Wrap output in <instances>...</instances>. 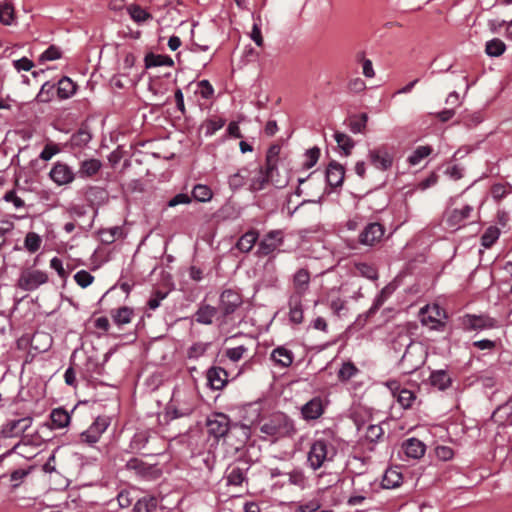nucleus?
<instances>
[{
	"label": "nucleus",
	"mask_w": 512,
	"mask_h": 512,
	"mask_svg": "<svg viewBox=\"0 0 512 512\" xmlns=\"http://www.w3.org/2000/svg\"><path fill=\"white\" fill-rule=\"evenodd\" d=\"M260 431L275 438L293 437L297 433L294 421L282 412H276L264 419Z\"/></svg>",
	"instance_id": "1"
},
{
	"label": "nucleus",
	"mask_w": 512,
	"mask_h": 512,
	"mask_svg": "<svg viewBox=\"0 0 512 512\" xmlns=\"http://www.w3.org/2000/svg\"><path fill=\"white\" fill-rule=\"evenodd\" d=\"M336 450L333 444L325 439L315 440L307 453L308 466L316 471L322 467H325L326 463L332 462Z\"/></svg>",
	"instance_id": "2"
},
{
	"label": "nucleus",
	"mask_w": 512,
	"mask_h": 512,
	"mask_svg": "<svg viewBox=\"0 0 512 512\" xmlns=\"http://www.w3.org/2000/svg\"><path fill=\"white\" fill-rule=\"evenodd\" d=\"M404 338L409 340V343L398 365L403 373L411 374L424 364L425 352L420 344L413 343L406 335Z\"/></svg>",
	"instance_id": "3"
},
{
	"label": "nucleus",
	"mask_w": 512,
	"mask_h": 512,
	"mask_svg": "<svg viewBox=\"0 0 512 512\" xmlns=\"http://www.w3.org/2000/svg\"><path fill=\"white\" fill-rule=\"evenodd\" d=\"M47 281L48 275L46 272L29 268L22 271L18 280V286L22 290L33 291Z\"/></svg>",
	"instance_id": "4"
},
{
	"label": "nucleus",
	"mask_w": 512,
	"mask_h": 512,
	"mask_svg": "<svg viewBox=\"0 0 512 512\" xmlns=\"http://www.w3.org/2000/svg\"><path fill=\"white\" fill-rule=\"evenodd\" d=\"M206 427L209 435L216 439L226 438L231 428L230 419L223 413H214L207 418Z\"/></svg>",
	"instance_id": "5"
},
{
	"label": "nucleus",
	"mask_w": 512,
	"mask_h": 512,
	"mask_svg": "<svg viewBox=\"0 0 512 512\" xmlns=\"http://www.w3.org/2000/svg\"><path fill=\"white\" fill-rule=\"evenodd\" d=\"M109 423L110 422L107 417H97L92 425L86 431L80 434V441L90 445L98 442L100 436L108 428Z\"/></svg>",
	"instance_id": "6"
},
{
	"label": "nucleus",
	"mask_w": 512,
	"mask_h": 512,
	"mask_svg": "<svg viewBox=\"0 0 512 512\" xmlns=\"http://www.w3.org/2000/svg\"><path fill=\"white\" fill-rule=\"evenodd\" d=\"M369 161L378 170L386 171L393 165L394 156L386 146L369 151Z\"/></svg>",
	"instance_id": "7"
},
{
	"label": "nucleus",
	"mask_w": 512,
	"mask_h": 512,
	"mask_svg": "<svg viewBox=\"0 0 512 512\" xmlns=\"http://www.w3.org/2000/svg\"><path fill=\"white\" fill-rule=\"evenodd\" d=\"M31 424V417L8 420L1 429V436L3 438L18 437L25 433L30 428Z\"/></svg>",
	"instance_id": "8"
},
{
	"label": "nucleus",
	"mask_w": 512,
	"mask_h": 512,
	"mask_svg": "<svg viewBox=\"0 0 512 512\" xmlns=\"http://www.w3.org/2000/svg\"><path fill=\"white\" fill-rule=\"evenodd\" d=\"M385 228L378 222L369 223L359 234V243L365 246H374L381 241Z\"/></svg>",
	"instance_id": "9"
},
{
	"label": "nucleus",
	"mask_w": 512,
	"mask_h": 512,
	"mask_svg": "<svg viewBox=\"0 0 512 512\" xmlns=\"http://www.w3.org/2000/svg\"><path fill=\"white\" fill-rule=\"evenodd\" d=\"M249 438L250 428L247 425L232 424L227 434L226 441L238 451L247 443Z\"/></svg>",
	"instance_id": "10"
},
{
	"label": "nucleus",
	"mask_w": 512,
	"mask_h": 512,
	"mask_svg": "<svg viewBox=\"0 0 512 512\" xmlns=\"http://www.w3.org/2000/svg\"><path fill=\"white\" fill-rule=\"evenodd\" d=\"M283 243V233L280 230L271 231L260 241L257 249L258 256H267Z\"/></svg>",
	"instance_id": "11"
},
{
	"label": "nucleus",
	"mask_w": 512,
	"mask_h": 512,
	"mask_svg": "<svg viewBox=\"0 0 512 512\" xmlns=\"http://www.w3.org/2000/svg\"><path fill=\"white\" fill-rule=\"evenodd\" d=\"M311 274L308 269H298L292 278V293L290 296L303 298L310 286Z\"/></svg>",
	"instance_id": "12"
},
{
	"label": "nucleus",
	"mask_w": 512,
	"mask_h": 512,
	"mask_svg": "<svg viewBox=\"0 0 512 512\" xmlns=\"http://www.w3.org/2000/svg\"><path fill=\"white\" fill-rule=\"evenodd\" d=\"M242 304L241 295L231 289L224 290L220 296L219 309L223 316H229Z\"/></svg>",
	"instance_id": "13"
},
{
	"label": "nucleus",
	"mask_w": 512,
	"mask_h": 512,
	"mask_svg": "<svg viewBox=\"0 0 512 512\" xmlns=\"http://www.w3.org/2000/svg\"><path fill=\"white\" fill-rule=\"evenodd\" d=\"M51 179L58 185H65L74 180V173L64 163L57 162L50 171Z\"/></svg>",
	"instance_id": "14"
},
{
	"label": "nucleus",
	"mask_w": 512,
	"mask_h": 512,
	"mask_svg": "<svg viewBox=\"0 0 512 512\" xmlns=\"http://www.w3.org/2000/svg\"><path fill=\"white\" fill-rule=\"evenodd\" d=\"M345 170L344 167L336 161L330 162L326 169V181L329 186L336 188L343 184Z\"/></svg>",
	"instance_id": "15"
},
{
	"label": "nucleus",
	"mask_w": 512,
	"mask_h": 512,
	"mask_svg": "<svg viewBox=\"0 0 512 512\" xmlns=\"http://www.w3.org/2000/svg\"><path fill=\"white\" fill-rule=\"evenodd\" d=\"M323 413L324 406L320 397H314L301 408V414L305 420L318 419Z\"/></svg>",
	"instance_id": "16"
},
{
	"label": "nucleus",
	"mask_w": 512,
	"mask_h": 512,
	"mask_svg": "<svg viewBox=\"0 0 512 512\" xmlns=\"http://www.w3.org/2000/svg\"><path fill=\"white\" fill-rule=\"evenodd\" d=\"M70 415L63 408L53 409L50 414V423H45L42 425V429H53V428H64L68 426L70 423Z\"/></svg>",
	"instance_id": "17"
},
{
	"label": "nucleus",
	"mask_w": 512,
	"mask_h": 512,
	"mask_svg": "<svg viewBox=\"0 0 512 512\" xmlns=\"http://www.w3.org/2000/svg\"><path fill=\"white\" fill-rule=\"evenodd\" d=\"M207 380L212 389L220 390L228 382V373L221 367H211L207 371Z\"/></svg>",
	"instance_id": "18"
},
{
	"label": "nucleus",
	"mask_w": 512,
	"mask_h": 512,
	"mask_svg": "<svg viewBox=\"0 0 512 512\" xmlns=\"http://www.w3.org/2000/svg\"><path fill=\"white\" fill-rule=\"evenodd\" d=\"M462 323L467 330H481L494 326L493 319L487 316L466 315L463 317Z\"/></svg>",
	"instance_id": "19"
},
{
	"label": "nucleus",
	"mask_w": 512,
	"mask_h": 512,
	"mask_svg": "<svg viewBox=\"0 0 512 512\" xmlns=\"http://www.w3.org/2000/svg\"><path fill=\"white\" fill-rule=\"evenodd\" d=\"M270 359L275 365L287 368L293 363L294 355L291 350L284 346H279L271 352Z\"/></svg>",
	"instance_id": "20"
},
{
	"label": "nucleus",
	"mask_w": 512,
	"mask_h": 512,
	"mask_svg": "<svg viewBox=\"0 0 512 512\" xmlns=\"http://www.w3.org/2000/svg\"><path fill=\"white\" fill-rule=\"evenodd\" d=\"M272 173L273 171H268L267 167H259L255 176L251 178L250 190L255 192L264 189L272 178Z\"/></svg>",
	"instance_id": "21"
},
{
	"label": "nucleus",
	"mask_w": 512,
	"mask_h": 512,
	"mask_svg": "<svg viewBox=\"0 0 512 512\" xmlns=\"http://www.w3.org/2000/svg\"><path fill=\"white\" fill-rule=\"evenodd\" d=\"M43 441L44 438L40 435V431H36L33 435L23 433L21 440L13 446L12 451L19 455H24V447L28 445L40 446Z\"/></svg>",
	"instance_id": "22"
},
{
	"label": "nucleus",
	"mask_w": 512,
	"mask_h": 512,
	"mask_svg": "<svg viewBox=\"0 0 512 512\" xmlns=\"http://www.w3.org/2000/svg\"><path fill=\"white\" fill-rule=\"evenodd\" d=\"M473 211V207L466 205L461 209H454L447 217V224L450 227L460 226L466 219H468Z\"/></svg>",
	"instance_id": "23"
},
{
	"label": "nucleus",
	"mask_w": 512,
	"mask_h": 512,
	"mask_svg": "<svg viewBox=\"0 0 512 512\" xmlns=\"http://www.w3.org/2000/svg\"><path fill=\"white\" fill-rule=\"evenodd\" d=\"M243 465V467L234 465L227 468L226 479L229 485L238 486L243 483V481L246 478L247 471L246 463H244Z\"/></svg>",
	"instance_id": "24"
},
{
	"label": "nucleus",
	"mask_w": 512,
	"mask_h": 512,
	"mask_svg": "<svg viewBox=\"0 0 512 512\" xmlns=\"http://www.w3.org/2000/svg\"><path fill=\"white\" fill-rule=\"evenodd\" d=\"M405 454L414 459L422 457L425 453L426 447L423 442L416 438H410L403 444Z\"/></svg>",
	"instance_id": "25"
},
{
	"label": "nucleus",
	"mask_w": 512,
	"mask_h": 512,
	"mask_svg": "<svg viewBox=\"0 0 512 512\" xmlns=\"http://www.w3.org/2000/svg\"><path fill=\"white\" fill-rule=\"evenodd\" d=\"M303 298H298L296 296H290L288 301L289 306V317L291 322L295 324H300L303 321V306H302Z\"/></svg>",
	"instance_id": "26"
},
{
	"label": "nucleus",
	"mask_w": 512,
	"mask_h": 512,
	"mask_svg": "<svg viewBox=\"0 0 512 512\" xmlns=\"http://www.w3.org/2000/svg\"><path fill=\"white\" fill-rule=\"evenodd\" d=\"M258 240V232L250 230L243 234L237 241L236 247L243 253H248L252 250Z\"/></svg>",
	"instance_id": "27"
},
{
	"label": "nucleus",
	"mask_w": 512,
	"mask_h": 512,
	"mask_svg": "<svg viewBox=\"0 0 512 512\" xmlns=\"http://www.w3.org/2000/svg\"><path fill=\"white\" fill-rule=\"evenodd\" d=\"M217 309L210 305H202L196 311L195 321L200 324L209 325L213 322V318L217 315Z\"/></svg>",
	"instance_id": "28"
},
{
	"label": "nucleus",
	"mask_w": 512,
	"mask_h": 512,
	"mask_svg": "<svg viewBox=\"0 0 512 512\" xmlns=\"http://www.w3.org/2000/svg\"><path fill=\"white\" fill-rule=\"evenodd\" d=\"M368 122V114L360 113L349 117L348 127L354 134L365 133L366 125Z\"/></svg>",
	"instance_id": "29"
},
{
	"label": "nucleus",
	"mask_w": 512,
	"mask_h": 512,
	"mask_svg": "<svg viewBox=\"0 0 512 512\" xmlns=\"http://www.w3.org/2000/svg\"><path fill=\"white\" fill-rule=\"evenodd\" d=\"M174 62L170 56L167 55H159L154 53H148L145 56V66L146 68L158 67V66H173Z\"/></svg>",
	"instance_id": "30"
},
{
	"label": "nucleus",
	"mask_w": 512,
	"mask_h": 512,
	"mask_svg": "<svg viewBox=\"0 0 512 512\" xmlns=\"http://www.w3.org/2000/svg\"><path fill=\"white\" fill-rule=\"evenodd\" d=\"M133 315V309L126 306L111 311L113 321L119 326L130 323Z\"/></svg>",
	"instance_id": "31"
},
{
	"label": "nucleus",
	"mask_w": 512,
	"mask_h": 512,
	"mask_svg": "<svg viewBox=\"0 0 512 512\" xmlns=\"http://www.w3.org/2000/svg\"><path fill=\"white\" fill-rule=\"evenodd\" d=\"M431 385L440 390H445L451 385V378L444 370H438L431 373Z\"/></svg>",
	"instance_id": "32"
},
{
	"label": "nucleus",
	"mask_w": 512,
	"mask_h": 512,
	"mask_svg": "<svg viewBox=\"0 0 512 512\" xmlns=\"http://www.w3.org/2000/svg\"><path fill=\"white\" fill-rule=\"evenodd\" d=\"M102 164L98 159H89L81 163L79 174L81 177H92L101 169Z\"/></svg>",
	"instance_id": "33"
},
{
	"label": "nucleus",
	"mask_w": 512,
	"mask_h": 512,
	"mask_svg": "<svg viewBox=\"0 0 512 512\" xmlns=\"http://www.w3.org/2000/svg\"><path fill=\"white\" fill-rule=\"evenodd\" d=\"M403 477L400 472H398L396 469H388L386 470L383 480H382V486L386 489L396 488L400 486L402 483Z\"/></svg>",
	"instance_id": "34"
},
{
	"label": "nucleus",
	"mask_w": 512,
	"mask_h": 512,
	"mask_svg": "<svg viewBox=\"0 0 512 512\" xmlns=\"http://www.w3.org/2000/svg\"><path fill=\"white\" fill-rule=\"evenodd\" d=\"M75 91H76V85L70 78L63 77L62 79L59 80L58 87H57V94H58L59 98L67 99L70 96H72L75 93Z\"/></svg>",
	"instance_id": "35"
},
{
	"label": "nucleus",
	"mask_w": 512,
	"mask_h": 512,
	"mask_svg": "<svg viewBox=\"0 0 512 512\" xmlns=\"http://www.w3.org/2000/svg\"><path fill=\"white\" fill-rule=\"evenodd\" d=\"M92 136L88 127H81L77 132H75L70 139V143L73 147L81 148L89 143Z\"/></svg>",
	"instance_id": "36"
},
{
	"label": "nucleus",
	"mask_w": 512,
	"mask_h": 512,
	"mask_svg": "<svg viewBox=\"0 0 512 512\" xmlns=\"http://www.w3.org/2000/svg\"><path fill=\"white\" fill-rule=\"evenodd\" d=\"M226 121L223 118H211L203 122L200 127L201 131H204L205 136H212L218 130L223 128Z\"/></svg>",
	"instance_id": "37"
},
{
	"label": "nucleus",
	"mask_w": 512,
	"mask_h": 512,
	"mask_svg": "<svg viewBox=\"0 0 512 512\" xmlns=\"http://www.w3.org/2000/svg\"><path fill=\"white\" fill-rule=\"evenodd\" d=\"M506 50L505 43L499 39L494 38L486 43L485 52L492 57L501 56Z\"/></svg>",
	"instance_id": "38"
},
{
	"label": "nucleus",
	"mask_w": 512,
	"mask_h": 512,
	"mask_svg": "<svg viewBox=\"0 0 512 512\" xmlns=\"http://www.w3.org/2000/svg\"><path fill=\"white\" fill-rule=\"evenodd\" d=\"M421 313L423 315L422 321L423 323L427 324L428 322H431L433 324L440 323V317L442 315V311L437 305H433L432 307L427 306L425 309L421 310Z\"/></svg>",
	"instance_id": "39"
},
{
	"label": "nucleus",
	"mask_w": 512,
	"mask_h": 512,
	"mask_svg": "<svg viewBox=\"0 0 512 512\" xmlns=\"http://www.w3.org/2000/svg\"><path fill=\"white\" fill-rule=\"evenodd\" d=\"M250 174L251 173L247 168H242L238 170L235 174L229 177L230 188L238 189L244 186Z\"/></svg>",
	"instance_id": "40"
},
{
	"label": "nucleus",
	"mask_w": 512,
	"mask_h": 512,
	"mask_svg": "<svg viewBox=\"0 0 512 512\" xmlns=\"http://www.w3.org/2000/svg\"><path fill=\"white\" fill-rule=\"evenodd\" d=\"M281 151V147L278 144H273L269 147L266 154V164L268 171H274L277 168V162L279 158V154Z\"/></svg>",
	"instance_id": "41"
},
{
	"label": "nucleus",
	"mask_w": 512,
	"mask_h": 512,
	"mask_svg": "<svg viewBox=\"0 0 512 512\" xmlns=\"http://www.w3.org/2000/svg\"><path fill=\"white\" fill-rule=\"evenodd\" d=\"M500 230L495 226H490L481 236V245L485 248H491L493 244L498 240Z\"/></svg>",
	"instance_id": "42"
},
{
	"label": "nucleus",
	"mask_w": 512,
	"mask_h": 512,
	"mask_svg": "<svg viewBox=\"0 0 512 512\" xmlns=\"http://www.w3.org/2000/svg\"><path fill=\"white\" fill-rule=\"evenodd\" d=\"M355 273L369 280H376L378 278L377 269L367 263H356Z\"/></svg>",
	"instance_id": "43"
},
{
	"label": "nucleus",
	"mask_w": 512,
	"mask_h": 512,
	"mask_svg": "<svg viewBox=\"0 0 512 512\" xmlns=\"http://www.w3.org/2000/svg\"><path fill=\"white\" fill-rule=\"evenodd\" d=\"M334 138L338 144V146L343 150L344 154L347 156L350 154L352 148L354 147L353 139L345 133L336 132Z\"/></svg>",
	"instance_id": "44"
},
{
	"label": "nucleus",
	"mask_w": 512,
	"mask_h": 512,
	"mask_svg": "<svg viewBox=\"0 0 512 512\" xmlns=\"http://www.w3.org/2000/svg\"><path fill=\"white\" fill-rule=\"evenodd\" d=\"M432 152L430 146H418L414 152L409 156L408 162L411 165L419 164L424 158L428 157Z\"/></svg>",
	"instance_id": "45"
},
{
	"label": "nucleus",
	"mask_w": 512,
	"mask_h": 512,
	"mask_svg": "<svg viewBox=\"0 0 512 512\" xmlns=\"http://www.w3.org/2000/svg\"><path fill=\"white\" fill-rule=\"evenodd\" d=\"M41 243V237L35 232L27 233L24 240V246L30 253L37 252L41 247Z\"/></svg>",
	"instance_id": "46"
},
{
	"label": "nucleus",
	"mask_w": 512,
	"mask_h": 512,
	"mask_svg": "<svg viewBox=\"0 0 512 512\" xmlns=\"http://www.w3.org/2000/svg\"><path fill=\"white\" fill-rule=\"evenodd\" d=\"M192 197L200 202H207L212 198L211 189L202 184H197L192 190Z\"/></svg>",
	"instance_id": "47"
},
{
	"label": "nucleus",
	"mask_w": 512,
	"mask_h": 512,
	"mask_svg": "<svg viewBox=\"0 0 512 512\" xmlns=\"http://www.w3.org/2000/svg\"><path fill=\"white\" fill-rule=\"evenodd\" d=\"M194 410L192 405H185L183 407L174 406L173 403L168 407L167 414L171 416L172 419L189 416Z\"/></svg>",
	"instance_id": "48"
},
{
	"label": "nucleus",
	"mask_w": 512,
	"mask_h": 512,
	"mask_svg": "<svg viewBox=\"0 0 512 512\" xmlns=\"http://www.w3.org/2000/svg\"><path fill=\"white\" fill-rule=\"evenodd\" d=\"M128 12L131 18L137 23L145 22L146 20L151 18V15L148 12H146L143 8L135 4L130 5L128 7Z\"/></svg>",
	"instance_id": "49"
},
{
	"label": "nucleus",
	"mask_w": 512,
	"mask_h": 512,
	"mask_svg": "<svg viewBox=\"0 0 512 512\" xmlns=\"http://www.w3.org/2000/svg\"><path fill=\"white\" fill-rule=\"evenodd\" d=\"M14 19V8L10 3L0 4V22L10 25Z\"/></svg>",
	"instance_id": "50"
},
{
	"label": "nucleus",
	"mask_w": 512,
	"mask_h": 512,
	"mask_svg": "<svg viewBox=\"0 0 512 512\" xmlns=\"http://www.w3.org/2000/svg\"><path fill=\"white\" fill-rule=\"evenodd\" d=\"M157 502L155 498H142L134 505L135 512H152L156 508Z\"/></svg>",
	"instance_id": "51"
},
{
	"label": "nucleus",
	"mask_w": 512,
	"mask_h": 512,
	"mask_svg": "<svg viewBox=\"0 0 512 512\" xmlns=\"http://www.w3.org/2000/svg\"><path fill=\"white\" fill-rule=\"evenodd\" d=\"M415 400V395L412 391L408 389H401L397 395L398 403L405 409L410 408L412 406L413 401Z\"/></svg>",
	"instance_id": "52"
},
{
	"label": "nucleus",
	"mask_w": 512,
	"mask_h": 512,
	"mask_svg": "<svg viewBox=\"0 0 512 512\" xmlns=\"http://www.w3.org/2000/svg\"><path fill=\"white\" fill-rule=\"evenodd\" d=\"M357 372H358V369L353 363L346 362L340 368V370L338 372V378L341 381H347V380L351 379Z\"/></svg>",
	"instance_id": "53"
},
{
	"label": "nucleus",
	"mask_w": 512,
	"mask_h": 512,
	"mask_svg": "<svg viewBox=\"0 0 512 512\" xmlns=\"http://www.w3.org/2000/svg\"><path fill=\"white\" fill-rule=\"evenodd\" d=\"M75 282L82 288L88 287L94 281V277L86 270H80L74 275Z\"/></svg>",
	"instance_id": "54"
},
{
	"label": "nucleus",
	"mask_w": 512,
	"mask_h": 512,
	"mask_svg": "<svg viewBox=\"0 0 512 512\" xmlns=\"http://www.w3.org/2000/svg\"><path fill=\"white\" fill-rule=\"evenodd\" d=\"M61 57V51L54 45L48 47L40 56V62L53 61Z\"/></svg>",
	"instance_id": "55"
},
{
	"label": "nucleus",
	"mask_w": 512,
	"mask_h": 512,
	"mask_svg": "<svg viewBox=\"0 0 512 512\" xmlns=\"http://www.w3.org/2000/svg\"><path fill=\"white\" fill-rule=\"evenodd\" d=\"M305 156H306V161L304 163V167L309 169L317 163V161L320 157V149L318 147H313L306 152Z\"/></svg>",
	"instance_id": "56"
},
{
	"label": "nucleus",
	"mask_w": 512,
	"mask_h": 512,
	"mask_svg": "<svg viewBox=\"0 0 512 512\" xmlns=\"http://www.w3.org/2000/svg\"><path fill=\"white\" fill-rule=\"evenodd\" d=\"M383 434H384V431H383L381 426H379V425H370L367 428V431H366V438L370 442H375L378 439H380Z\"/></svg>",
	"instance_id": "57"
},
{
	"label": "nucleus",
	"mask_w": 512,
	"mask_h": 512,
	"mask_svg": "<svg viewBox=\"0 0 512 512\" xmlns=\"http://www.w3.org/2000/svg\"><path fill=\"white\" fill-rule=\"evenodd\" d=\"M247 351V348L244 346H238L234 348H229L226 350V356L233 362H238Z\"/></svg>",
	"instance_id": "58"
},
{
	"label": "nucleus",
	"mask_w": 512,
	"mask_h": 512,
	"mask_svg": "<svg viewBox=\"0 0 512 512\" xmlns=\"http://www.w3.org/2000/svg\"><path fill=\"white\" fill-rule=\"evenodd\" d=\"M192 198L185 193H179L175 195L173 198H171L167 205L168 207H176L180 204H189L191 202Z\"/></svg>",
	"instance_id": "59"
},
{
	"label": "nucleus",
	"mask_w": 512,
	"mask_h": 512,
	"mask_svg": "<svg viewBox=\"0 0 512 512\" xmlns=\"http://www.w3.org/2000/svg\"><path fill=\"white\" fill-rule=\"evenodd\" d=\"M50 267L54 269L59 277L65 279L67 277V272L63 267V262L60 258L54 257L50 260Z\"/></svg>",
	"instance_id": "60"
},
{
	"label": "nucleus",
	"mask_w": 512,
	"mask_h": 512,
	"mask_svg": "<svg viewBox=\"0 0 512 512\" xmlns=\"http://www.w3.org/2000/svg\"><path fill=\"white\" fill-rule=\"evenodd\" d=\"M4 200L7 202H12L16 208H22L25 205L24 201L17 196L14 190L6 192L4 195Z\"/></svg>",
	"instance_id": "61"
},
{
	"label": "nucleus",
	"mask_w": 512,
	"mask_h": 512,
	"mask_svg": "<svg viewBox=\"0 0 512 512\" xmlns=\"http://www.w3.org/2000/svg\"><path fill=\"white\" fill-rule=\"evenodd\" d=\"M200 87V94L203 98H210L213 95L214 89L208 80H202L198 83Z\"/></svg>",
	"instance_id": "62"
},
{
	"label": "nucleus",
	"mask_w": 512,
	"mask_h": 512,
	"mask_svg": "<svg viewBox=\"0 0 512 512\" xmlns=\"http://www.w3.org/2000/svg\"><path fill=\"white\" fill-rule=\"evenodd\" d=\"M321 504L317 499H312L299 506L300 512H315L320 508Z\"/></svg>",
	"instance_id": "63"
},
{
	"label": "nucleus",
	"mask_w": 512,
	"mask_h": 512,
	"mask_svg": "<svg viewBox=\"0 0 512 512\" xmlns=\"http://www.w3.org/2000/svg\"><path fill=\"white\" fill-rule=\"evenodd\" d=\"M29 471L24 469H18L11 473L10 480L13 482V486L17 487L19 483L28 475Z\"/></svg>",
	"instance_id": "64"
}]
</instances>
